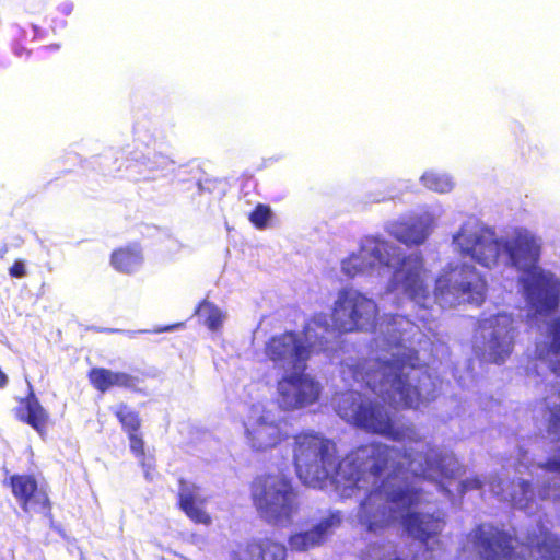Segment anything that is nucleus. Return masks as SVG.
Returning <instances> with one entry per match:
<instances>
[{
  "label": "nucleus",
  "instance_id": "f257e3e1",
  "mask_svg": "<svg viewBox=\"0 0 560 560\" xmlns=\"http://www.w3.org/2000/svg\"><path fill=\"white\" fill-rule=\"evenodd\" d=\"M293 458L299 478L307 486L322 488L330 481L342 497L362 493L355 518L369 544L363 560H385V447L369 444L336 457L335 444L324 436L303 432L294 438Z\"/></svg>",
  "mask_w": 560,
  "mask_h": 560
},
{
  "label": "nucleus",
  "instance_id": "f03ea898",
  "mask_svg": "<svg viewBox=\"0 0 560 560\" xmlns=\"http://www.w3.org/2000/svg\"><path fill=\"white\" fill-rule=\"evenodd\" d=\"M453 241L460 256L470 257L486 267L498 265L503 252L509 262L524 275H528L529 268L537 267L540 257L537 240L524 231H517L512 237L501 240L491 229L468 231L463 226L454 235Z\"/></svg>",
  "mask_w": 560,
  "mask_h": 560
},
{
  "label": "nucleus",
  "instance_id": "7ed1b4c3",
  "mask_svg": "<svg viewBox=\"0 0 560 560\" xmlns=\"http://www.w3.org/2000/svg\"><path fill=\"white\" fill-rule=\"evenodd\" d=\"M343 377L352 375L357 382H363L378 397L373 399L366 394L349 390L334 398L337 413L347 422L369 432H385L383 406L380 401L385 393V362L369 360L362 370H353L347 365L342 370Z\"/></svg>",
  "mask_w": 560,
  "mask_h": 560
},
{
  "label": "nucleus",
  "instance_id": "20e7f679",
  "mask_svg": "<svg viewBox=\"0 0 560 560\" xmlns=\"http://www.w3.org/2000/svg\"><path fill=\"white\" fill-rule=\"evenodd\" d=\"M387 404L394 409H418L435 399L432 375L413 348H397L387 360Z\"/></svg>",
  "mask_w": 560,
  "mask_h": 560
},
{
  "label": "nucleus",
  "instance_id": "39448f33",
  "mask_svg": "<svg viewBox=\"0 0 560 560\" xmlns=\"http://www.w3.org/2000/svg\"><path fill=\"white\" fill-rule=\"evenodd\" d=\"M387 439L398 443L387 446V480L427 478L441 460L438 450L418 433L412 423L398 424L387 417Z\"/></svg>",
  "mask_w": 560,
  "mask_h": 560
},
{
  "label": "nucleus",
  "instance_id": "423d86ee",
  "mask_svg": "<svg viewBox=\"0 0 560 560\" xmlns=\"http://www.w3.org/2000/svg\"><path fill=\"white\" fill-rule=\"evenodd\" d=\"M328 330L327 314L318 313L306 323L302 332L288 331L273 336L266 343V355L283 373L306 370V362L313 352L328 349L324 338V332Z\"/></svg>",
  "mask_w": 560,
  "mask_h": 560
},
{
  "label": "nucleus",
  "instance_id": "0eeeda50",
  "mask_svg": "<svg viewBox=\"0 0 560 560\" xmlns=\"http://www.w3.org/2000/svg\"><path fill=\"white\" fill-rule=\"evenodd\" d=\"M378 314L380 308L372 298L357 288H342L334 300L331 315H327L329 330L324 332V338L327 341L336 331H372L377 325Z\"/></svg>",
  "mask_w": 560,
  "mask_h": 560
},
{
  "label": "nucleus",
  "instance_id": "6e6552de",
  "mask_svg": "<svg viewBox=\"0 0 560 560\" xmlns=\"http://www.w3.org/2000/svg\"><path fill=\"white\" fill-rule=\"evenodd\" d=\"M252 495L261 517L273 525H290L299 511L296 492L282 472L258 477Z\"/></svg>",
  "mask_w": 560,
  "mask_h": 560
},
{
  "label": "nucleus",
  "instance_id": "1a4fd4ad",
  "mask_svg": "<svg viewBox=\"0 0 560 560\" xmlns=\"http://www.w3.org/2000/svg\"><path fill=\"white\" fill-rule=\"evenodd\" d=\"M433 292L450 304H481L487 293V280L470 264H448L438 276Z\"/></svg>",
  "mask_w": 560,
  "mask_h": 560
},
{
  "label": "nucleus",
  "instance_id": "9d476101",
  "mask_svg": "<svg viewBox=\"0 0 560 560\" xmlns=\"http://www.w3.org/2000/svg\"><path fill=\"white\" fill-rule=\"evenodd\" d=\"M243 427L246 445L257 453L273 450L288 438L281 417L262 402L248 407Z\"/></svg>",
  "mask_w": 560,
  "mask_h": 560
},
{
  "label": "nucleus",
  "instance_id": "9b49d317",
  "mask_svg": "<svg viewBox=\"0 0 560 560\" xmlns=\"http://www.w3.org/2000/svg\"><path fill=\"white\" fill-rule=\"evenodd\" d=\"M420 499L421 491L410 488V486L392 489L387 492V501L398 509L407 511L401 517V524L407 534L421 542H428L431 537L441 533L440 520L432 514L409 511L420 502Z\"/></svg>",
  "mask_w": 560,
  "mask_h": 560
},
{
  "label": "nucleus",
  "instance_id": "f8f14e48",
  "mask_svg": "<svg viewBox=\"0 0 560 560\" xmlns=\"http://www.w3.org/2000/svg\"><path fill=\"white\" fill-rule=\"evenodd\" d=\"M276 392L279 408L294 411L317 402L322 386L305 370H293L282 374L277 382Z\"/></svg>",
  "mask_w": 560,
  "mask_h": 560
},
{
  "label": "nucleus",
  "instance_id": "ddd939ff",
  "mask_svg": "<svg viewBox=\"0 0 560 560\" xmlns=\"http://www.w3.org/2000/svg\"><path fill=\"white\" fill-rule=\"evenodd\" d=\"M340 270L351 279L357 276L382 278L385 270V238L381 234L364 236L358 250L341 259Z\"/></svg>",
  "mask_w": 560,
  "mask_h": 560
},
{
  "label": "nucleus",
  "instance_id": "4468645a",
  "mask_svg": "<svg viewBox=\"0 0 560 560\" xmlns=\"http://www.w3.org/2000/svg\"><path fill=\"white\" fill-rule=\"evenodd\" d=\"M472 547L480 560H513L524 546L515 535L493 524H479L470 533Z\"/></svg>",
  "mask_w": 560,
  "mask_h": 560
},
{
  "label": "nucleus",
  "instance_id": "2eb2a0df",
  "mask_svg": "<svg viewBox=\"0 0 560 560\" xmlns=\"http://www.w3.org/2000/svg\"><path fill=\"white\" fill-rule=\"evenodd\" d=\"M525 299L538 315H549L560 304V281L550 271L534 267L522 278Z\"/></svg>",
  "mask_w": 560,
  "mask_h": 560
},
{
  "label": "nucleus",
  "instance_id": "dca6fc26",
  "mask_svg": "<svg viewBox=\"0 0 560 560\" xmlns=\"http://www.w3.org/2000/svg\"><path fill=\"white\" fill-rule=\"evenodd\" d=\"M424 266L420 256H405L394 269L388 282V291L401 290L411 300L420 301L428 295L423 279Z\"/></svg>",
  "mask_w": 560,
  "mask_h": 560
},
{
  "label": "nucleus",
  "instance_id": "f3484780",
  "mask_svg": "<svg viewBox=\"0 0 560 560\" xmlns=\"http://www.w3.org/2000/svg\"><path fill=\"white\" fill-rule=\"evenodd\" d=\"M12 492L24 511L43 510L48 503L47 493L37 487L36 480L27 475L11 477Z\"/></svg>",
  "mask_w": 560,
  "mask_h": 560
},
{
  "label": "nucleus",
  "instance_id": "a211bd4d",
  "mask_svg": "<svg viewBox=\"0 0 560 560\" xmlns=\"http://www.w3.org/2000/svg\"><path fill=\"white\" fill-rule=\"evenodd\" d=\"M206 502V497L197 486L180 481L179 506L192 522L203 525L211 524L212 518L205 510Z\"/></svg>",
  "mask_w": 560,
  "mask_h": 560
},
{
  "label": "nucleus",
  "instance_id": "6ab92c4d",
  "mask_svg": "<svg viewBox=\"0 0 560 560\" xmlns=\"http://www.w3.org/2000/svg\"><path fill=\"white\" fill-rule=\"evenodd\" d=\"M493 320L504 326L503 331L492 332L490 340V355L492 362L501 364L510 357L513 350V319L509 315L498 314L493 317Z\"/></svg>",
  "mask_w": 560,
  "mask_h": 560
},
{
  "label": "nucleus",
  "instance_id": "aec40b11",
  "mask_svg": "<svg viewBox=\"0 0 560 560\" xmlns=\"http://www.w3.org/2000/svg\"><path fill=\"white\" fill-rule=\"evenodd\" d=\"M390 233L405 245H421L428 237V224L421 217H410L392 224Z\"/></svg>",
  "mask_w": 560,
  "mask_h": 560
},
{
  "label": "nucleus",
  "instance_id": "412c9836",
  "mask_svg": "<svg viewBox=\"0 0 560 560\" xmlns=\"http://www.w3.org/2000/svg\"><path fill=\"white\" fill-rule=\"evenodd\" d=\"M233 560H285V548L281 544L266 539L249 544L236 552Z\"/></svg>",
  "mask_w": 560,
  "mask_h": 560
},
{
  "label": "nucleus",
  "instance_id": "4be33fe9",
  "mask_svg": "<svg viewBox=\"0 0 560 560\" xmlns=\"http://www.w3.org/2000/svg\"><path fill=\"white\" fill-rule=\"evenodd\" d=\"M16 417L21 421L28 423L39 433L46 428L48 421L47 411L33 393L21 401L20 407L16 409Z\"/></svg>",
  "mask_w": 560,
  "mask_h": 560
},
{
  "label": "nucleus",
  "instance_id": "5701e85b",
  "mask_svg": "<svg viewBox=\"0 0 560 560\" xmlns=\"http://www.w3.org/2000/svg\"><path fill=\"white\" fill-rule=\"evenodd\" d=\"M90 381L101 392H105L113 386L132 387L135 378L129 374L113 372L106 369H93L90 372Z\"/></svg>",
  "mask_w": 560,
  "mask_h": 560
},
{
  "label": "nucleus",
  "instance_id": "b1692460",
  "mask_svg": "<svg viewBox=\"0 0 560 560\" xmlns=\"http://www.w3.org/2000/svg\"><path fill=\"white\" fill-rule=\"evenodd\" d=\"M142 262V252L138 246L120 248L112 255V265L119 272L132 273L141 267Z\"/></svg>",
  "mask_w": 560,
  "mask_h": 560
},
{
  "label": "nucleus",
  "instance_id": "393cba45",
  "mask_svg": "<svg viewBox=\"0 0 560 560\" xmlns=\"http://www.w3.org/2000/svg\"><path fill=\"white\" fill-rule=\"evenodd\" d=\"M538 358L548 364L553 374L560 376V317L552 322L551 341L539 352Z\"/></svg>",
  "mask_w": 560,
  "mask_h": 560
},
{
  "label": "nucleus",
  "instance_id": "a878e982",
  "mask_svg": "<svg viewBox=\"0 0 560 560\" xmlns=\"http://www.w3.org/2000/svg\"><path fill=\"white\" fill-rule=\"evenodd\" d=\"M129 442H130V451L133 453L136 457L139 458L140 464L144 471V477L152 481L155 476L154 469V460L152 457H149L144 453V443L141 436H139L136 432L129 433Z\"/></svg>",
  "mask_w": 560,
  "mask_h": 560
},
{
  "label": "nucleus",
  "instance_id": "bb28decb",
  "mask_svg": "<svg viewBox=\"0 0 560 560\" xmlns=\"http://www.w3.org/2000/svg\"><path fill=\"white\" fill-rule=\"evenodd\" d=\"M325 540L320 537V534H318L314 528L294 534L290 537L289 544L291 549L296 551H305L311 548H314L316 546H319Z\"/></svg>",
  "mask_w": 560,
  "mask_h": 560
},
{
  "label": "nucleus",
  "instance_id": "cd10ccee",
  "mask_svg": "<svg viewBox=\"0 0 560 560\" xmlns=\"http://www.w3.org/2000/svg\"><path fill=\"white\" fill-rule=\"evenodd\" d=\"M197 315L203 319L205 325H207V327L211 330L219 329L225 318V315L222 313V311L209 302H202L199 305Z\"/></svg>",
  "mask_w": 560,
  "mask_h": 560
},
{
  "label": "nucleus",
  "instance_id": "c85d7f7f",
  "mask_svg": "<svg viewBox=\"0 0 560 560\" xmlns=\"http://www.w3.org/2000/svg\"><path fill=\"white\" fill-rule=\"evenodd\" d=\"M342 523V515L339 511H329L313 527L320 537L326 540Z\"/></svg>",
  "mask_w": 560,
  "mask_h": 560
},
{
  "label": "nucleus",
  "instance_id": "c756f323",
  "mask_svg": "<svg viewBox=\"0 0 560 560\" xmlns=\"http://www.w3.org/2000/svg\"><path fill=\"white\" fill-rule=\"evenodd\" d=\"M116 416L118 417L119 421L121 422L124 429L128 432H137V430L140 427V420L138 418V415L127 408L126 406H120L117 411Z\"/></svg>",
  "mask_w": 560,
  "mask_h": 560
},
{
  "label": "nucleus",
  "instance_id": "7c9ffc66",
  "mask_svg": "<svg viewBox=\"0 0 560 560\" xmlns=\"http://www.w3.org/2000/svg\"><path fill=\"white\" fill-rule=\"evenodd\" d=\"M271 210L269 207L258 205L256 209L250 213V222L258 229L266 228L268 221L271 219Z\"/></svg>",
  "mask_w": 560,
  "mask_h": 560
},
{
  "label": "nucleus",
  "instance_id": "2f4dec72",
  "mask_svg": "<svg viewBox=\"0 0 560 560\" xmlns=\"http://www.w3.org/2000/svg\"><path fill=\"white\" fill-rule=\"evenodd\" d=\"M539 552L548 560H560V542L546 538L544 542L539 544Z\"/></svg>",
  "mask_w": 560,
  "mask_h": 560
},
{
  "label": "nucleus",
  "instance_id": "473e14b6",
  "mask_svg": "<svg viewBox=\"0 0 560 560\" xmlns=\"http://www.w3.org/2000/svg\"><path fill=\"white\" fill-rule=\"evenodd\" d=\"M548 431L555 434H560V406L551 410Z\"/></svg>",
  "mask_w": 560,
  "mask_h": 560
},
{
  "label": "nucleus",
  "instance_id": "72a5a7b5",
  "mask_svg": "<svg viewBox=\"0 0 560 560\" xmlns=\"http://www.w3.org/2000/svg\"><path fill=\"white\" fill-rule=\"evenodd\" d=\"M10 275L15 278H22L25 276V266L23 261H15L10 268Z\"/></svg>",
  "mask_w": 560,
  "mask_h": 560
},
{
  "label": "nucleus",
  "instance_id": "f704fd0d",
  "mask_svg": "<svg viewBox=\"0 0 560 560\" xmlns=\"http://www.w3.org/2000/svg\"><path fill=\"white\" fill-rule=\"evenodd\" d=\"M423 180H425V184L428 187L430 188H433L435 190H444V184H441V179L440 178H436V177H433V176H429V177H423ZM447 184H445L446 186Z\"/></svg>",
  "mask_w": 560,
  "mask_h": 560
},
{
  "label": "nucleus",
  "instance_id": "c9c22d12",
  "mask_svg": "<svg viewBox=\"0 0 560 560\" xmlns=\"http://www.w3.org/2000/svg\"><path fill=\"white\" fill-rule=\"evenodd\" d=\"M544 468L551 472H560V458H549L546 460Z\"/></svg>",
  "mask_w": 560,
  "mask_h": 560
},
{
  "label": "nucleus",
  "instance_id": "e433bc0d",
  "mask_svg": "<svg viewBox=\"0 0 560 560\" xmlns=\"http://www.w3.org/2000/svg\"><path fill=\"white\" fill-rule=\"evenodd\" d=\"M482 483L478 479H470L464 481V489H480Z\"/></svg>",
  "mask_w": 560,
  "mask_h": 560
},
{
  "label": "nucleus",
  "instance_id": "4c0bfd02",
  "mask_svg": "<svg viewBox=\"0 0 560 560\" xmlns=\"http://www.w3.org/2000/svg\"><path fill=\"white\" fill-rule=\"evenodd\" d=\"M8 383V376L0 370V387H4Z\"/></svg>",
  "mask_w": 560,
  "mask_h": 560
},
{
  "label": "nucleus",
  "instance_id": "58836bf2",
  "mask_svg": "<svg viewBox=\"0 0 560 560\" xmlns=\"http://www.w3.org/2000/svg\"><path fill=\"white\" fill-rule=\"evenodd\" d=\"M128 337H133L137 332L136 331H126Z\"/></svg>",
  "mask_w": 560,
  "mask_h": 560
},
{
  "label": "nucleus",
  "instance_id": "ea45409f",
  "mask_svg": "<svg viewBox=\"0 0 560 560\" xmlns=\"http://www.w3.org/2000/svg\"><path fill=\"white\" fill-rule=\"evenodd\" d=\"M387 267H390V260H389V258L387 259Z\"/></svg>",
  "mask_w": 560,
  "mask_h": 560
},
{
  "label": "nucleus",
  "instance_id": "a19ab883",
  "mask_svg": "<svg viewBox=\"0 0 560 560\" xmlns=\"http://www.w3.org/2000/svg\"><path fill=\"white\" fill-rule=\"evenodd\" d=\"M393 560H401V559H393Z\"/></svg>",
  "mask_w": 560,
  "mask_h": 560
}]
</instances>
